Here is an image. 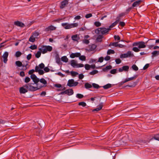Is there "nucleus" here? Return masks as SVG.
Segmentation results:
<instances>
[{"mask_svg": "<svg viewBox=\"0 0 159 159\" xmlns=\"http://www.w3.org/2000/svg\"><path fill=\"white\" fill-rule=\"evenodd\" d=\"M43 54H45L48 52H51L52 50V47L50 46L42 45L41 48L39 49Z\"/></svg>", "mask_w": 159, "mask_h": 159, "instance_id": "1", "label": "nucleus"}, {"mask_svg": "<svg viewBox=\"0 0 159 159\" xmlns=\"http://www.w3.org/2000/svg\"><path fill=\"white\" fill-rule=\"evenodd\" d=\"M111 30V29L110 28L107 29L105 27H100L96 29L95 30V32L97 34L101 33L102 34H104L107 33L109 31Z\"/></svg>", "mask_w": 159, "mask_h": 159, "instance_id": "2", "label": "nucleus"}, {"mask_svg": "<svg viewBox=\"0 0 159 159\" xmlns=\"http://www.w3.org/2000/svg\"><path fill=\"white\" fill-rule=\"evenodd\" d=\"M34 84V83H29L27 84L24 85V86L29 91H34L39 89L40 88L42 87L43 86H41L39 88H38V87H35L32 85V84Z\"/></svg>", "mask_w": 159, "mask_h": 159, "instance_id": "3", "label": "nucleus"}, {"mask_svg": "<svg viewBox=\"0 0 159 159\" xmlns=\"http://www.w3.org/2000/svg\"><path fill=\"white\" fill-rule=\"evenodd\" d=\"M61 25L66 29H70L72 28L77 27L78 26L77 23L69 24L67 23H62Z\"/></svg>", "mask_w": 159, "mask_h": 159, "instance_id": "4", "label": "nucleus"}, {"mask_svg": "<svg viewBox=\"0 0 159 159\" xmlns=\"http://www.w3.org/2000/svg\"><path fill=\"white\" fill-rule=\"evenodd\" d=\"M149 40L145 43L143 41H139L137 42H134L133 43V46H138V48L139 49L144 48L146 47V45L145 44L147 43L148 41Z\"/></svg>", "mask_w": 159, "mask_h": 159, "instance_id": "5", "label": "nucleus"}, {"mask_svg": "<svg viewBox=\"0 0 159 159\" xmlns=\"http://www.w3.org/2000/svg\"><path fill=\"white\" fill-rule=\"evenodd\" d=\"M71 65L73 67H82L84 66V65L82 64H77L76 61L74 60H72L71 61Z\"/></svg>", "mask_w": 159, "mask_h": 159, "instance_id": "6", "label": "nucleus"}, {"mask_svg": "<svg viewBox=\"0 0 159 159\" xmlns=\"http://www.w3.org/2000/svg\"><path fill=\"white\" fill-rule=\"evenodd\" d=\"M74 93V91L73 90L71 89H67L64 91L60 93L61 94H66L68 96H70L73 94Z\"/></svg>", "mask_w": 159, "mask_h": 159, "instance_id": "7", "label": "nucleus"}, {"mask_svg": "<svg viewBox=\"0 0 159 159\" xmlns=\"http://www.w3.org/2000/svg\"><path fill=\"white\" fill-rule=\"evenodd\" d=\"M78 84V82H75L74 80L71 79L68 80L67 85L69 87H71L73 86H77Z\"/></svg>", "mask_w": 159, "mask_h": 159, "instance_id": "8", "label": "nucleus"}, {"mask_svg": "<svg viewBox=\"0 0 159 159\" xmlns=\"http://www.w3.org/2000/svg\"><path fill=\"white\" fill-rule=\"evenodd\" d=\"M69 0H64L61 1L60 4V8L62 9L67 6L69 3Z\"/></svg>", "mask_w": 159, "mask_h": 159, "instance_id": "9", "label": "nucleus"}, {"mask_svg": "<svg viewBox=\"0 0 159 159\" xmlns=\"http://www.w3.org/2000/svg\"><path fill=\"white\" fill-rule=\"evenodd\" d=\"M30 78L34 82V84H37L39 81V79L34 74H32L30 75Z\"/></svg>", "mask_w": 159, "mask_h": 159, "instance_id": "10", "label": "nucleus"}, {"mask_svg": "<svg viewBox=\"0 0 159 159\" xmlns=\"http://www.w3.org/2000/svg\"><path fill=\"white\" fill-rule=\"evenodd\" d=\"M96 45L94 44H89L88 47V50L89 52L93 51L96 49Z\"/></svg>", "mask_w": 159, "mask_h": 159, "instance_id": "11", "label": "nucleus"}, {"mask_svg": "<svg viewBox=\"0 0 159 159\" xmlns=\"http://www.w3.org/2000/svg\"><path fill=\"white\" fill-rule=\"evenodd\" d=\"M104 104V103L103 102L100 103L99 104L98 106V107L94 109L93 110V111L94 112L95 111H99L102 109L103 106Z\"/></svg>", "mask_w": 159, "mask_h": 159, "instance_id": "12", "label": "nucleus"}, {"mask_svg": "<svg viewBox=\"0 0 159 159\" xmlns=\"http://www.w3.org/2000/svg\"><path fill=\"white\" fill-rule=\"evenodd\" d=\"M8 56V53L7 52H5L4 53L2 57L3 58L4 63H6L7 61V57Z\"/></svg>", "mask_w": 159, "mask_h": 159, "instance_id": "13", "label": "nucleus"}, {"mask_svg": "<svg viewBox=\"0 0 159 159\" xmlns=\"http://www.w3.org/2000/svg\"><path fill=\"white\" fill-rule=\"evenodd\" d=\"M129 67L128 66H123L122 67L119 69V71L120 72H121L123 71H128L129 69Z\"/></svg>", "mask_w": 159, "mask_h": 159, "instance_id": "14", "label": "nucleus"}, {"mask_svg": "<svg viewBox=\"0 0 159 159\" xmlns=\"http://www.w3.org/2000/svg\"><path fill=\"white\" fill-rule=\"evenodd\" d=\"M28 91L27 89L24 86V85L20 88L19 92L20 93H25Z\"/></svg>", "mask_w": 159, "mask_h": 159, "instance_id": "15", "label": "nucleus"}, {"mask_svg": "<svg viewBox=\"0 0 159 159\" xmlns=\"http://www.w3.org/2000/svg\"><path fill=\"white\" fill-rule=\"evenodd\" d=\"M81 55L80 52H76L75 53H72L70 55V57L71 58H73L75 57H79Z\"/></svg>", "mask_w": 159, "mask_h": 159, "instance_id": "16", "label": "nucleus"}, {"mask_svg": "<svg viewBox=\"0 0 159 159\" xmlns=\"http://www.w3.org/2000/svg\"><path fill=\"white\" fill-rule=\"evenodd\" d=\"M14 24L16 25L21 27H23L25 26L23 23L18 21H15L14 22Z\"/></svg>", "mask_w": 159, "mask_h": 159, "instance_id": "17", "label": "nucleus"}, {"mask_svg": "<svg viewBox=\"0 0 159 159\" xmlns=\"http://www.w3.org/2000/svg\"><path fill=\"white\" fill-rule=\"evenodd\" d=\"M141 2L142 1L141 0H138L134 2L132 4V7H137L139 6Z\"/></svg>", "mask_w": 159, "mask_h": 159, "instance_id": "18", "label": "nucleus"}, {"mask_svg": "<svg viewBox=\"0 0 159 159\" xmlns=\"http://www.w3.org/2000/svg\"><path fill=\"white\" fill-rule=\"evenodd\" d=\"M71 39L72 40L74 41H78V40L80 39V38L78 34H76L72 36Z\"/></svg>", "mask_w": 159, "mask_h": 159, "instance_id": "19", "label": "nucleus"}, {"mask_svg": "<svg viewBox=\"0 0 159 159\" xmlns=\"http://www.w3.org/2000/svg\"><path fill=\"white\" fill-rule=\"evenodd\" d=\"M151 54H152L151 56L153 58L154 57H156L159 55V51H154L152 52Z\"/></svg>", "mask_w": 159, "mask_h": 159, "instance_id": "20", "label": "nucleus"}, {"mask_svg": "<svg viewBox=\"0 0 159 159\" xmlns=\"http://www.w3.org/2000/svg\"><path fill=\"white\" fill-rule=\"evenodd\" d=\"M120 20V19L116 20L115 22L112 23L109 26V28H112L116 26Z\"/></svg>", "mask_w": 159, "mask_h": 159, "instance_id": "21", "label": "nucleus"}, {"mask_svg": "<svg viewBox=\"0 0 159 159\" xmlns=\"http://www.w3.org/2000/svg\"><path fill=\"white\" fill-rule=\"evenodd\" d=\"M25 62L26 63V64H22V66L23 67V68L21 69V70H25L27 69V66L28 65L29 62L28 61H25Z\"/></svg>", "mask_w": 159, "mask_h": 159, "instance_id": "22", "label": "nucleus"}, {"mask_svg": "<svg viewBox=\"0 0 159 159\" xmlns=\"http://www.w3.org/2000/svg\"><path fill=\"white\" fill-rule=\"evenodd\" d=\"M112 66L111 65H109L107 66L105 68H104L102 69V70L104 72L107 71V70H110L112 68Z\"/></svg>", "mask_w": 159, "mask_h": 159, "instance_id": "23", "label": "nucleus"}, {"mask_svg": "<svg viewBox=\"0 0 159 159\" xmlns=\"http://www.w3.org/2000/svg\"><path fill=\"white\" fill-rule=\"evenodd\" d=\"M56 62L59 65L62 64V62L61 61L60 57L58 56H57L56 57Z\"/></svg>", "mask_w": 159, "mask_h": 159, "instance_id": "24", "label": "nucleus"}, {"mask_svg": "<svg viewBox=\"0 0 159 159\" xmlns=\"http://www.w3.org/2000/svg\"><path fill=\"white\" fill-rule=\"evenodd\" d=\"M137 75H135L134 76L128 78H126L125 80H126V82H127L130 80H134V79L136 78L137 77Z\"/></svg>", "mask_w": 159, "mask_h": 159, "instance_id": "25", "label": "nucleus"}, {"mask_svg": "<svg viewBox=\"0 0 159 159\" xmlns=\"http://www.w3.org/2000/svg\"><path fill=\"white\" fill-rule=\"evenodd\" d=\"M39 35V33L36 31H35L34 32H33L31 34V35L34 36V37L35 38H37V37Z\"/></svg>", "mask_w": 159, "mask_h": 159, "instance_id": "26", "label": "nucleus"}, {"mask_svg": "<svg viewBox=\"0 0 159 159\" xmlns=\"http://www.w3.org/2000/svg\"><path fill=\"white\" fill-rule=\"evenodd\" d=\"M62 61L65 62H67L68 61V59L66 56H64L61 57Z\"/></svg>", "mask_w": 159, "mask_h": 159, "instance_id": "27", "label": "nucleus"}, {"mask_svg": "<svg viewBox=\"0 0 159 159\" xmlns=\"http://www.w3.org/2000/svg\"><path fill=\"white\" fill-rule=\"evenodd\" d=\"M127 54V57H134V55L133 53H132L131 51H128L127 53H126Z\"/></svg>", "mask_w": 159, "mask_h": 159, "instance_id": "28", "label": "nucleus"}, {"mask_svg": "<svg viewBox=\"0 0 159 159\" xmlns=\"http://www.w3.org/2000/svg\"><path fill=\"white\" fill-rule=\"evenodd\" d=\"M112 87V85L111 84H108L103 86V87L104 89H107L109 88H111Z\"/></svg>", "mask_w": 159, "mask_h": 159, "instance_id": "29", "label": "nucleus"}, {"mask_svg": "<svg viewBox=\"0 0 159 159\" xmlns=\"http://www.w3.org/2000/svg\"><path fill=\"white\" fill-rule=\"evenodd\" d=\"M84 87L86 89L91 88L92 87V85L88 83H85L84 84Z\"/></svg>", "mask_w": 159, "mask_h": 159, "instance_id": "30", "label": "nucleus"}, {"mask_svg": "<svg viewBox=\"0 0 159 159\" xmlns=\"http://www.w3.org/2000/svg\"><path fill=\"white\" fill-rule=\"evenodd\" d=\"M29 41L30 42L33 43L35 41V38L34 37L31 35L29 39Z\"/></svg>", "mask_w": 159, "mask_h": 159, "instance_id": "31", "label": "nucleus"}, {"mask_svg": "<svg viewBox=\"0 0 159 159\" xmlns=\"http://www.w3.org/2000/svg\"><path fill=\"white\" fill-rule=\"evenodd\" d=\"M16 65L18 67H20L22 66V64L20 61H17L15 62Z\"/></svg>", "mask_w": 159, "mask_h": 159, "instance_id": "32", "label": "nucleus"}, {"mask_svg": "<svg viewBox=\"0 0 159 159\" xmlns=\"http://www.w3.org/2000/svg\"><path fill=\"white\" fill-rule=\"evenodd\" d=\"M22 54V53L20 51H18L16 52L15 53V56L16 57H19Z\"/></svg>", "mask_w": 159, "mask_h": 159, "instance_id": "33", "label": "nucleus"}, {"mask_svg": "<svg viewBox=\"0 0 159 159\" xmlns=\"http://www.w3.org/2000/svg\"><path fill=\"white\" fill-rule=\"evenodd\" d=\"M118 43V42H114V43L111 42L110 43V44L109 45V46L110 47L111 46H114L115 47H117Z\"/></svg>", "mask_w": 159, "mask_h": 159, "instance_id": "34", "label": "nucleus"}, {"mask_svg": "<svg viewBox=\"0 0 159 159\" xmlns=\"http://www.w3.org/2000/svg\"><path fill=\"white\" fill-rule=\"evenodd\" d=\"M115 53V51L112 49H109L107 51V54L110 55L111 54H114Z\"/></svg>", "mask_w": 159, "mask_h": 159, "instance_id": "35", "label": "nucleus"}, {"mask_svg": "<svg viewBox=\"0 0 159 159\" xmlns=\"http://www.w3.org/2000/svg\"><path fill=\"white\" fill-rule=\"evenodd\" d=\"M92 86L93 88L98 89L100 88L101 87L98 84L95 83H93Z\"/></svg>", "mask_w": 159, "mask_h": 159, "instance_id": "36", "label": "nucleus"}, {"mask_svg": "<svg viewBox=\"0 0 159 159\" xmlns=\"http://www.w3.org/2000/svg\"><path fill=\"white\" fill-rule=\"evenodd\" d=\"M41 52L40 51H38L35 54V56L37 58H39L41 55Z\"/></svg>", "mask_w": 159, "mask_h": 159, "instance_id": "37", "label": "nucleus"}, {"mask_svg": "<svg viewBox=\"0 0 159 159\" xmlns=\"http://www.w3.org/2000/svg\"><path fill=\"white\" fill-rule=\"evenodd\" d=\"M78 105L79 106H82L83 107H85L87 105L86 103L84 102H79Z\"/></svg>", "mask_w": 159, "mask_h": 159, "instance_id": "38", "label": "nucleus"}, {"mask_svg": "<svg viewBox=\"0 0 159 159\" xmlns=\"http://www.w3.org/2000/svg\"><path fill=\"white\" fill-rule=\"evenodd\" d=\"M153 138L155 140L159 141V134L155 135L153 137L152 139Z\"/></svg>", "mask_w": 159, "mask_h": 159, "instance_id": "39", "label": "nucleus"}, {"mask_svg": "<svg viewBox=\"0 0 159 159\" xmlns=\"http://www.w3.org/2000/svg\"><path fill=\"white\" fill-rule=\"evenodd\" d=\"M41 83L43 84H47V82L46 80L44 78H41L40 80Z\"/></svg>", "mask_w": 159, "mask_h": 159, "instance_id": "40", "label": "nucleus"}, {"mask_svg": "<svg viewBox=\"0 0 159 159\" xmlns=\"http://www.w3.org/2000/svg\"><path fill=\"white\" fill-rule=\"evenodd\" d=\"M80 60L82 61H84L86 60V57L84 55L80 56L79 57Z\"/></svg>", "mask_w": 159, "mask_h": 159, "instance_id": "41", "label": "nucleus"}, {"mask_svg": "<svg viewBox=\"0 0 159 159\" xmlns=\"http://www.w3.org/2000/svg\"><path fill=\"white\" fill-rule=\"evenodd\" d=\"M98 73V70H94L90 72L89 74L90 75H94Z\"/></svg>", "mask_w": 159, "mask_h": 159, "instance_id": "42", "label": "nucleus"}, {"mask_svg": "<svg viewBox=\"0 0 159 159\" xmlns=\"http://www.w3.org/2000/svg\"><path fill=\"white\" fill-rule=\"evenodd\" d=\"M132 50L135 52H138L140 51L139 48L136 47H133Z\"/></svg>", "mask_w": 159, "mask_h": 159, "instance_id": "43", "label": "nucleus"}, {"mask_svg": "<svg viewBox=\"0 0 159 159\" xmlns=\"http://www.w3.org/2000/svg\"><path fill=\"white\" fill-rule=\"evenodd\" d=\"M94 25L97 27H98L101 26V24L99 21H95L94 23Z\"/></svg>", "mask_w": 159, "mask_h": 159, "instance_id": "44", "label": "nucleus"}, {"mask_svg": "<svg viewBox=\"0 0 159 159\" xmlns=\"http://www.w3.org/2000/svg\"><path fill=\"white\" fill-rule=\"evenodd\" d=\"M30 78L29 77L27 76L25 78V79L24 82L25 83H27L28 82H29L30 81Z\"/></svg>", "mask_w": 159, "mask_h": 159, "instance_id": "45", "label": "nucleus"}, {"mask_svg": "<svg viewBox=\"0 0 159 159\" xmlns=\"http://www.w3.org/2000/svg\"><path fill=\"white\" fill-rule=\"evenodd\" d=\"M132 8L133 7H129L128 8L126 9L125 12V14H128Z\"/></svg>", "mask_w": 159, "mask_h": 159, "instance_id": "46", "label": "nucleus"}, {"mask_svg": "<svg viewBox=\"0 0 159 159\" xmlns=\"http://www.w3.org/2000/svg\"><path fill=\"white\" fill-rule=\"evenodd\" d=\"M114 39L115 40L120 41V38L119 35H115L114 36Z\"/></svg>", "mask_w": 159, "mask_h": 159, "instance_id": "47", "label": "nucleus"}, {"mask_svg": "<svg viewBox=\"0 0 159 159\" xmlns=\"http://www.w3.org/2000/svg\"><path fill=\"white\" fill-rule=\"evenodd\" d=\"M76 97L79 99H81L84 96L82 94L78 93L76 95Z\"/></svg>", "mask_w": 159, "mask_h": 159, "instance_id": "48", "label": "nucleus"}, {"mask_svg": "<svg viewBox=\"0 0 159 159\" xmlns=\"http://www.w3.org/2000/svg\"><path fill=\"white\" fill-rule=\"evenodd\" d=\"M30 48L32 50H34L37 48V46L35 45H31Z\"/></svg>", "mask_w": 159, "mask_h": 159, "instance_id": "49", "label": "nucleus"}, {"mask_svg": "<svg viewBox=\"0 0 159 159\" xmlns=\"http://www.w3.org/2000/svg\"><path fill=\"white\" fill-rule=\"evenodd\" d=\"M132 67L134 70L137 71L138 70V67L135 65H133Z\"/></svg>", "mask_w": 159, "mask_h": 159, "instance_id": "50", "label": "nucleus"}, {"mask_svg": "<svg viewBox=\"0 0 159 159\" xmlns=\"http://www.w3.org/2000/svg\"><path fill=\"white\" fill-rule=\"evenodd\" d=\"M70 73L71 75L73 76H75L76 75L78 74V72L74 71H71Z\"/></svg>", "mask_w": 159, "mask_h": 159, "instance_id": "51", "label": "nucleus"}, {"mask_svg": "<svg viewBox=\"0 0 159 159\" xmlns=\"http://www.w3.org/2000/svg\"><path fill=\"white\" fill-rule=\"evenodd\" d=\"M85 68L86 70H89L90 69V66L88 64H86L85 65Z\"/></svg>", "mask_w": 159, "mask_h": 159, "instance_id": "52", "label": "nucleus"}, {"mask_svg": "<svg viewBox=\"0 0 159 159\" xmlns=\"http://www.w3.org/2000/svg\"><path fill=\"white\" fill-rule=\"evenodd\" d=\"M103 37V36L102 35H99L97 37V39L99 41L100 40H101L100 41H101Z\"/></svg>", "mask_w": 159, "mask_h": 159, "instance_id": "53", "label": "nucleus"}, {"mask_svg": "<svg viewBox=\"0 0 159 159\" xmlns=\"http://www.w3.org/2000/svg\"><path fill=\"white\" fill-rule=\"evenodd\" d=\"M115 62L116 64H119L121 62V60L120 58H117L115 60Z\"/></svg>", "mask_w": 159, "mask_h": 159, "instance_id": "54", "label": "nucleus"}, {"mask_svg": "<svg viewBox=\"0 0 159 159\" xmlns=\"http://www.w3.org/2000/svg\"><path fill=\"white\" fill-rule=\"evenodd\" d=\"M127 54L126 53H125L121 54L120 55V58H127Z\"/></svg>", "mask_w": 159, "mask_h": 159, "instance_id": "55", "label": "nucleus"}, {"mask_svg": "<svg viewBox=\"0 0 159 159\" xmlns=\"http://www.w3.org/2000/svg\"><path fill=\"white\" fill-rule=\"evenodd\" d=\"M39 68L41 69L44 68L45 66L44 64L43 63H41L39 64Z\"/></svg>", "mask_w": 159, "mask_h": 159, "instance_id": "56", "label": "nucleus"}, {"mask_svg": "<svg viewBox=\"0 0 159 159\" xmlns=\"http://www.w3.org/2000/svg\"><path fill=\"white\" fill-rule=\"evenodd\" d=\"M110 73L112 74H114L116 73V69H113L111 70L110 71Z\"/></svg>", "mask_w": 159, "mask_h": 159, "instance_id": "57", "label": "nucleus"}, {"mask_svg": "<svg viewBox=\"0 0 159 159\" xmlns=\"http://www.w3.org/2000/svg\"><path fill=\"white\" fill-rule=\"evenodd\" d=\"M51 30H56V27L54 26L53 25H51L49 26Z\"/></svg>", "mask_w": 159, "mask_h": 159, "instance_id": "58", "label": "nucleus"}, {"mask_svg": "<svg viewBox=\"0 0 159 159\" xmlns=\"http://www.w3.org/2000/svg\"><path fill=\"white\" fill-rule=\"evenodd\" d=\"M39 74L40 75H43L44 74V71L41 69H40L39 70V71L38 72Z\"/></svg>", "mask_w": 159, "mask_h": 159, "instance_id": "59", "label": "nucleus"}, {"mask_svg": "<svg viewBox=\"0 0 159 159\" xmlns=\"http://www.w3.org/2000/svg\"><path fill=\"white\" fill-rule=\"evenodd\" d=\"M103 60L104 58L102 57H101L99 58L98 62L101 63L103 62Z\"/></svg>", "mask_w": 159, "mask_h": 159, "instance_id": "60", "label": "nucleus"}, {"mask_svg": "<svg viewBox=\"0 0 159 159\" xmlns=\"http://www.w3.org/2000/svg\"><path fill=\"white\" fill-rule=\"evenodd\" d=\"M92 16V15L91 13H89L86 14L85 16V17L86 18H89Z\"/></svg>", "mask_w": 159, "mask_h": 159, "instance_id": "61", "label": "nucleus"}, {"mask_svg": "<svg viewBox=\"0 0 159 159\" xmlns=\"http://www.w3.org/2000/svg\"><path fill=\"white\" fill-rule=\"evenodd\" d=\"M54 86L55 87H57V88H62V87L61 86V85L60 84H56L54 85Z\"/></svg>", "mask_w": 159, "mask_h": 159, "instance_id": "62", "label": "nucleus"}, {"mask_svg": "<svg viewBox=\"0 0 159 159\" xmlns=\"http://www.w3.org/2000/svg\"><path fill=\"white\" fill-rule=\"evenodd\" d=\"M125 23L123 21H120L119 23V25L122 27H124L125 25Z\"/></svg>", "mask_w": 159, "mask_h": 159, "instance_id": "63", "label": "nucleus"}, {"mask_svg": "<svg viewBox=\"0 0 159 159\" xmlns=\"http://www.w3.org/2000/svg\"><path fill=\"white\" fill-rule=\"evenodd\" d=\"M44 70L46 72H48L49 71L50 69L48 67H46L45 68L44 67Z\"/></svg>", "mask_w": 159, "mask_h": 159, "instance_id": "64", "label": "nucleus"}]
</instances>
